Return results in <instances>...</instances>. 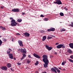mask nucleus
I'll return each mask as SVG.
<instances>
[{
	"instance_id": "nucleus-14",
	"label": "nucleus",
	"mask_w": 73,
	"mask_h": 73,
	"mask_svg": "<svg viewBox=\"0 0 73 73\" xmlns=\"http://www.w3.org/2000/svg\"><path fill=\"white\" fill-rule=\"evenodd\" d=\"M69 46L71 49H73V43H70L69 44Z\"/></svg>"
},
{
	"instance_id": "nucleus-43",
	"label": "nucleus",
	"mask_w": 73,
	"mask_h": 73,
	"mask_svg": "<svg viewBox=\"0 0 73 73\" xmlns=\"http://www.w3.org/2000/svg\"><path fill=\"white\" fill-rule=\"evenodd\" d=\"M58 44H59V43L58 42H57L55 43L56 45H58Z\"/></svg>"
},
{
	"instance_id": "nucleus-48",
	"label": "nucleus",
	"mask_w": 73,
	"mask_h": 73,
	"mask_svg": "<svg viewBox=\"0 0 73 73\" xmlns=\"http://www.w3.org/2000/svg\"><path fill=\"white\" fill-rule=\"evenodd\" d=\"M1 9H3V8H4V7L3 6H1Z\"/></svg>"
},
{
	"instance_id": "nucleus-40",
	"label": "nucleus",
	"mask_w": 73,
	"mask_h": 73,
	"mask_svg": "<svg viewBox=\"0 0 73 73\" xmlns=\"http://www.w3.org/2000/svg\"><path fill=\"white\" fill-rule=\"evenodd\" d=\"M64 9L66 11H67L68 10V9H67V8H66V7H64Z\"/></svg>"
},
{
	"instance_id": "nucleus-38",
	"label": "nucleus",
	"mask_w": 73,
	"mask_h": 73,
	"mask_svg": "<svg viewBox=\"0 0 73 73\" xmlns=\"http://www.w3.org/2000/svg\"><path fill=\"white\" fill-rule=\"evenodd\" d=\"M17 65H21V63L19 62H18L17 63Z\"/></svg>"
},
{
	"instance_id": "nucleus-5",
	"label": "nucleus",
	"mask_w": 73,
	"mask_h": 73,
	"mask_svg": "<svg viewBox=\"0 0 73 73\" xmlns=\"http://www.w3.org/2000/svg\"><path fill=\"white\" fill-rule=\"evenodd\" d=\"M18 42L20 46H22V47L24 46V45L23 44V42L22 41L20 40H19L18 41Z\"/></svg>"
},
{
	"instance_id": "nucleus-57",
	"label": "nucleus",
	"mask_w": 73,
	"mask_h": 73,
	"mask_svg": "<svg viewBox=\"0 0 73 73\" xmlns=\"http://www.w3.org/2000/svg\"><path fill=\"white\" fill-rule=\"evenodd\" d=\"M36 73H38V72H37V71H36Z\"/></svg>"
},
{
	"instance_id": "nucleus-16",
	"label": "nucleus",
	"mask_w": 73,
	"mask_h": 73,
	"mask_svg": "<svg viewBox=\"0 0 73 73\" xmlns=\"http://www.w3.org/2000/svg\"><path fill=\"white\" fill-rule=\"evenodd\" d=\"M11 65H11V64L10 63H8L7 64V66L8 68H11Z\"/></svg>"
},
{
	"instance_id": "nucleus-39",
	"label": "nucleus",
	"mask_w": 73,
	"mask_h": 73,
	"mask_svg": "<svg viewBox=\"0 0 73 73\" xmlns=\"http://www.w3.org/2000/svg\"><path fill=\"white\" fill-rule=\"evenodd\" d=\"M10 69H11V71H13V68H11Z\"/></svg>"
},
{
	"instance_id": "nucleus-50",
	"label": "nucleus",
	"mask_w": 73,
	"mask_h": 73,
	"mask_svg": "<svg viewBox=\"0 0 73 73\" xmlns=\"http://www.w3.org/2000/svg\"><path fill=\"white\" fill-rule=\"evenodd\" d=\"M70 26L71 27H73V25H72V24L70 25Z\"/></svg>"
},
{
	"instance_id": "nucleus-46",
	"label": "nucleus",
	"mask_w": 73,
	"mask_h": 73,
	"mask_svg": "<svg viewBox=\"0 0 73 73\" xmlns=\"http://www.w3.org/2000/svg\"><path fill=\"white\" fill-rule=\"evenodd\" d=\"M22 15H25V13H22Z\"/></svg>"
},
{
	"instance_id": "nucleus-7",
	"label": "nucleus",
	"mask_w": 73,
	"mask_h": 73,
	"mask_svg": "<svg viewBox=\"0 0 73 73\" xmlns=\"http://www.w3.org/2000/svg\"><path fill=\"white\" fill-rule=\"evenodd\" d=\"M25 37H28L29 36H30V34L29 33H28L27 32L25 33L24 34Z\"/></svg>"
},
{
	"instance_id": "nucleus-9",
	"label": "nucleus",
	"mask_w": 73,
	"mask_h": 73,
	"mask_svg": "<svg viewBox=\"0 0 73 73\" xmlns=\"http://www.w3.org/2000/svg\"><path fill=\"white\" fill-rule=\"evenodd\" d=\"M51 70L52 72H54L55 73H57V71H56V70L54 68H52L51 69Z\"/></svg>"
},
{
	"instance_id": "nucleus-42",
	"label": "nucleus",
	"mask_w": 73,
	"mask_h": 73,
	"mask_svg": "<svg viewBox=\"0 0 73 73\" xmlns=\"http://www.w3.org/2000/svg\"><path fill=\"white\" fill-rule=\"evenodd\" d=\"M62 65H65V63L64 62H63L62 63Z\"/></svg>"
},
{
	"instance_id": "nucleus-35",
	"label": "nucleus",
	"mask_w": 73,
	"mask_h": 73,
	"mask_svg": "<svg viewBox=\"0 0 73 73\" xmlns=\"http://www.w3.org/2000/svg\"><path fill=\"white\" fill-rule=\"evenodd\" d=\"M48 32H50L51 31V29L50 28V29H48L47 30Z\"/></svg>"
},
{
	"instance_id": "nucleus-55",
	"label": "nucleus",
	"mask_w": 73,
	"mask_h": 73,
	"mask_svg": "<svg viewBox=\"0 0 73 73\" xmlns=\"http://www.w3.org/2000/svg\"><path fill=\"white\" fill-rule=\"evenodd\" d=\"M9 50H12V49H10V48H9Z\"/></svg>"
},
{
	"instance_id": "nucleus-33",
	"label": "nucleus",
	"mask_w": 73,
	"mask_h": 73,
	"mask_svg": "<svg viewBox=\"0 0 73 73\" xmlns=\"http://www.w3.org/2000/svg\"><path fill=\"white\" fill-rule=\"evenodd\" d=\"M22 57L25 58V57H26V54H23V56Z\"/></svg>"
},
{
	"instance_id": "nucleus-19",
	"label": "nucleus",
	"mask_w": 73,
	"mask_h": 73,
	"mask_svg": "<svg viewBox=\"0 0 73 73\" xmlns=\"http://www.w3.org/2000/svg\"><path fill=\"white\" fill-rule=\"evenodd\" d=\"M66 30L64 29V28H62V29H60V31H61V32H64V31H65Z\"/></svg>"
},
{
	"instance_id": "nucleus-34",
	"label": "nucleus",
	"mask_w": 73,
	"mask_h": 73,
	"mask_svg": "<svg viewBox=\"0 0 73 73\" xmlns=\"http://www.w3.org/2000/svg\"><path fill=\"white\" fill-rule=\"evenodd\" d=\"M70 58H71L72 59H73V55L70 56Z\"/></svg>"
},
{
	"instance_id": "nucleus-3",
	"label": "nucleus",
	"mask_w": 73,
	"mask_h": 73,
	"mask_svg": "<svg viewBox=\"0 0 73 73\" xmlns=\"http://www.w3.org/2000/svg\"><path fill=\"white\" fill-rule=\"evenodd\" d=\"M1 69H2V70L5 71H7L8 70V68H7V67L5 66H3L1 67Z\"/></svg>"
},
{
	"instance_id": "nucleus-30",
	"label": "nucleus",
	"mask_w": 73,
	"mask_h": 73,
	"mask_svg": "<svg viewBox=\"0 0 73 73\" xmlns=\"http://www.w3.org/2000/svg\"><path fill=\"white\" fill-rule=\"evenodd\" d=\"M16 35H17V36H21V34H20V33H16Z\"/></svg>"
},
{
	"instance_id": "nucleus-17",
	"label": "nucleus",
	"mask_w": 73,
	"mask_h": 73,
	"mask_svg": "<svg viewBox=\"0 0 73 73\" xmlns=\"http://www.w3.org/2000/svg\"><path fill=\"white\" fill-rule=\"evenodd\" d=\"M67 52L68 53H71V54L72 53V50H71L70 49H68Z\"/></svg>"
},
{
	"instance_id": "nucleus-62",
	"label": "nucleus",
	"mask_w": 73,
	"mask_h": 73,
	"mask_svg": "<svg viewBox=\"0 0 73 73\" xmlns=\"http://www.w3.org/2000/svg\"><path fill=\"white\" fill-rule=\"evenodd\" d=\"M73 1V0H72Z\"/></svg>"
},
{
	"instance_id": "nucleus-18",
	"label": "nucleus",
	"mask_w": 73,
	"mask_h": 73,
	"mask_svg": "<svg viewBox=\"0 0 73 73\" xmlns=\"http://www.w3.org/2000/svg\"><path fill=\"white\" fill-rule=\"evenodd\" d=\"M21 53H26V49L25 48L24 49H23L22 52Z\"/></svg>"
},
{
	"instance_id": "nucleus-41",
	"label": "nucleus",
	"mask_w": 73,
	"mask_h": 73,
	"mask_svg": "<svg viewBox=\"0 0 73 73\" xmlns=\"http://www.w3.org/2000/svg\"><path fill=\"white\" fill-rule=\"evenodd\" d=\"M40 17H44V15H40Z\"/></svg>"
},
{
	"instance_id": "nucleus-45",
	"label": "nucleus",
	"mask_w": 73,
	"mask_h": 73,
	"mask_svg": "<svg viewBox=\"0 0 73 73\" xmlns=\"http://www.w3.org/2000/svg\"><path fill=\"white\" fill-rule=\"evenodd\" d=\"M28 57L29 58H31V56L30 55H29L28 56Z\"/></svg>"
},
{
	"instance_id": "nucleus-2",
	"label": "nucleus",
	"mask_w": 73,
	"mask_h": 73,
	"mask_svg": "<svg viewBox=\"0 0 73 73\" xmlns=\"http://www.w3.org/2000/svg\"><path fill=\"white\" fill-rule=\"evenodd\" d=\"M11 23L9 25L12 26V27H15L16 26L18 23H16L15 19H12L11 20Z\"/></svg>"
},
{
	"instance_id": "nucleus-28",
	"label": "nucleus",
	"mask_w": 73,
	"mask_h": 73,
	"mask_svg": "<svg viewBox=\"0 0 73 73\" xmlns=\"http://www.w3.org/2000/svg\"><path fill=\"white\" fill-rule=\"evenodd\" d=\"M53 38L52 37H50V36H48L47 38V39L48 40H49V39H50L51 38Z\"/></svg>"
},
{
	"instance_id": "nucleus-44",
	"label": "nucleus",
	"mask_w": 73,
	"mask_h": 73,
	"mask_svg": "<svg viewBox=\"0 0 73 73\" xmlns=\"http://www.w3.org/2000/svg\"><path fill=\"white\" fill-rule=\"evenodd\" d=\"M24 58V57H23L22 56V57L21 58V60H23Z\"/></svg>"
},
{
	"instance_id": "nucleus-32",
	"label": "nucleus",
	"mask_w": 73,
	"mask_h": 73,
	"mask_svg": "<svg viewBox=\"0 0 73 73\" xmlns=\"http://www.w3.org/2000/svg\"><path fill=\"white\" fill-rule=\"evenodd\" d=\"M27 62L28 64H29V63H30V62H31V61H30V60H27Z\"/></svg>"
},
{
	"instance_id": "nucleus-10",
	"label": "nucleus",
	"mask_w": 73,
	"mask_h": 73,
	"mask_svg": "<svg viewBox=\"0 0 73 73\" xmlns=\"http://www.w3.org/2000/svg\"><path fill=\"white\" fill-rule=\"evenodd\" d=\"M56 3L57 4H58L59 5L62 4V3H61V1L60 0H57Z\"/></svg>"
},
{
	"instance_id": "nucleus-24",
	"label": "nucleus",
	"mask_w": 73,
	"mask_h": 73,
	"mask_svg": "<svg viewBox=\"0 0 73 73\" xmlns=\"http://www.w3.org/2000/svg\"><path fill=\"white\" fill-rule=\"evenodd\" d=\"M48 19L47 18H44V21H48Z\"/></svg>"
},
{
	"instance_id": "nucleus-61",
	"label": "nucleus",
	"mask_w": 73,
	"mask_h": 73,
	"mask_svg": "<svg viewBox=\"0 0 73 73\" xmlns=\"http://www.w3.org/2000/svg\"><path fill=\"white\" fill-rule=\"evenodd\" d=\"M14 60H16V58H14Z\"/></svg>"
},
{
	"instance_id": "nucleus-56",
	"label": "nucleus",
	"mask_w": 73,
	"mask_h": 73,
	"mask_svg": "<svg viewBox=\"0 0 73 73\" xmlns=\"http://www.w3.org/2000/svg\"><path fill=\"white\" fill-rule=\"evenodd\" d=\"M64 63L65 64V63H66V61H64Z\"/></svg>"
},
{
	"instance_id": "nucleus-27",
	"label": "nucleus",
	"mask_w": 73,
	"mask_h": 73,
	"mask_svg": "<svg viewBox=\"0 0 73 73\" xmlns=\"http://www.w3.org/2000/svg\"><path fill=\"white\" fill-rule=\"evenodd\" d=\"M3 41H1V39H0V46H1V45Z\"/></svg>"
},
{
	"instance_id": "nucleus-6",
	"label": "nucleus",
	"mask_w": 73,
	"mask_h": 73,
	"mask_svg": "<svg viewBox=\"0 0 73 73\" xmlns=\"http://www.w3.org/2000/svg\"><path fill=\"white\" fill-rule=\"evenodd\" d=\"M12 11L14 12H19V9H14L12 10Z\"/></svg>"
},
{
	"instance_id": "nucleus-25",
	"label": "nucleus",
	"mask_w": 73,
	"mask_h": 73,
	"mask_svg": "<svg viewBox=\"0 0 73 73\" xmlns=\"http://www.w3.org/2000/svg\"><path fill=\"white\" fill-rule=\"evenodd\" d=\"M19 51L20 52H21V53L22 52V51H23V49L22 48H19L18 49Z\"/></svg>"
},
{
	"instance_id": "nucleus-52",
	"label": "nucleus",
	"mask_w": 73,
	"mask_h": 73,
	"mask_svg": "<svg viewBox=\"0 0 73 73\" xmlns=\"http://www.w3.org/2000/svg\"><path fill=\"white\" fill-rule=\"evenodd\" d=\"M54 3L55 4H56H56H57V1H56V2H54Z\"/></svg>"
},
{
	"instance_id": "nucleus-29",
	"label": "nucleus",
	"mask_w": 73,
	"mask_h": 73,
	"mask_svg": "<svg viewBox=\"0 0 73 73\" xmlns=\"http://www.w3.org/2000/svg\"><path fill=\"white\" fill-rule=\"evenodd\" d=\"M38 61H37L36 62V63L35 64V65H38Z\"/></svg>"
},
{
	"instance_id": "nucleus-49",
	"label": "nucleus",
	"mask_w": 73,
	"mask_h": 73,
	"mask_svg": "<svg viewBox=\"0 0 73 73\" xmlns=\"http://www.w3.org/2000/svg\"><path fill=\"white\" fill-rule=\"evenodd\" d=\"M3 26H0V28L1 29H2V28H3Z\"/></svg>"
},
{
	"instance_id": "nucleus-54",
	"label": "nucleus",
	"mask_w": 73,
	"mask_h": 73,
	"mask_svg": "<svg viewBox=\"0 0 73 73\" xmlns=\"http://www.w3.org/2000/svg\"><path fill=\"white\" fill-rule=\"evenodd\" d=\"M54 54H57V53L56 52H55L54 53Z\"/></svg>"
},
{
	"instance_id": "nucleus-23",
	"label": "nucleus",
	"mask_w": 73,
	"mask_h": 73,
	"mask_svg": "<svg viewBox=\"0 0 73 73\" xmlns=\"http://www.w3.org/2000/svg\"><path fill=\"white\" fill-rule=\"evenodd\" d=\"M1 29L2 31H5L6 30V29L5 27H3Z\"/></svg>"
},
{
	"instance_id": "nucleus-53",
	"label": "nucleus",
	"mask_w": 73,
	"mask_h": 73,
	"mask_svg": "<svg viewBox=\"0 0 73 73\" xmlns=\"http://www.w3.org/2000/svg\"><path fill=\"white\" fill-rule=\"evenodd\" d=\"M14 40V38H13L12 39V41H14V40Z\"/></svg>"
},
{
	"instance_id": "nucleus-8",
	"label": "nucleus",
	"mask_w": 73,
	"mask_h": 73,
	"mask_svg": "<svg viewBox=\"0 0 73 73\" xmlns=\"http://www.w3.org/2000/svg\"><path fill=\"white\" fill-rule=\"evenodd\" d=\"M33 55L35 57H36V58H40V56L38 55L35 54L34 53L33 54Z\"/></svg>"
},
{
	"instance_id": "nucleus-47",
	"label": "nucleus",
	"mask_w": 73,
	"mask_h": 73,
	"mask_svg": "<svg viewBox=\"0 0 73 73\" xmlns=\"http://www.w3.org/2000/svg\"><path fill=\"white\" fill-rule=\"evenodd\" d=\"M13 17H10V19L11 20H13Z\"/></svg>"
},
{
	"instance_id": "nucleus-51",
	"label": "nucleus",
	"mask_w": 73,
	"mask_h": 73,
	"mask_svg": "<svg viewBox=\"0 0 73 73\" xmlns=\"http://www.w3.org/2000/svg\"><path fill=\"white\" fill-rule=\"evenodd\" d=\"M58 69H60L61 70H62V68L60 67H58Z\"/></svg>"
},
{
	"instance_id": "nucleus-21",
	"label": "nucleus",
	"mask_w": 73,
	"mask_h": 73,
	"mask_svg": "<svg viewBox=\"0 0 73 73\" xmlns=\"http://www.w3.org/2000/svg\"><path fill=\"white\" fill-rule=\"evenodd\" d=\"M51 29V31H55V28H53V27H51L50 28Z\"/></svg>"
},
{
	"instance_id": "nucleus-26",
	"label": "nucleus",
	"mask_w": 73,
	"mask_h": 73,
	"mask_svg": "<svg viewBox=\"0 0 73 73\" xmlns=\"http://www.w3.org/2000/svg\"><path fill=\"white\" fill-rule=\"evenodd\" d=\"M69 61L71 62H72L73 63V60H72V59H68Z\"/></svg>"
},
{
	"instance_id": "nucleus-12",
	"label": "nucleus",
	"mask_w": 73,
	"mask_h": 73,
	"mask_svg": "<svg viewBox=\"0 0 73 73\" xmlns=\"http://www.w3.org/2000/svg\"><path fill=\"white\" fill-rule=\"evenodd\" d=\"M62 44H59L56 46V48L58 49H60V48H62Z\"/></svg>"
},
{
	"instance_id": "nucleus-11",
	"label": "nucleus",
	"mask_w": 73,
	"mask_h": 73,
	"mask_svg": "<svg viewBox=\"0 0 73 73\" xmlns=\"http://www.w3.org/2000/svg\"><path fill=\"white\" fill-rule=\"evenodd\" d=\"M9 55L10 58H11V59H13V56L12 54L11 53L9 54Z\"/></svg>"
},
{
	"instance_id": "nucleus-60",
	"label": "nucleus",
	"mask_w": 73,
	"mask_h": 73,
	"mask_svg": "<svg viewBox=\"0 0 73 73\" xmlns=\"http://www.w3.org/2000/svg\"><path fill=\"white\" fill-rule=\"evenodd\" d=\"M62 70H64V69H63Z\"/></svg>"
},
{
	"instance_id": "nucleus-59",
	"label": "nucleus",
	"mask_w": 73,
	"mask_h": 73,
	"mask_svg": "<svg viewBox=\"0 0 73 73\" xmlns=\"http://www.w3.org/2000/svg\"><path fill=\"white\" fill-rule=\"evenodd\" d=\"M1 35H0V38H1Z\"/></svg>"
},
{
	"instance_id": "nucleus-15",
	"label": "nucleus",
	"mask_w": 73,
	"mask_h": 73,
	"mask_svg": "<svg viewBox=\"0 0 73 73\" xmlns=\"http://www.w3.org/2000/svg\"><path fill=\"white\" fill-rule=\"evenodd\" d=\"M46 36H44L42 37V41H45L46 40Z\"/></svg>"
},
{
	"instance_id": "nucleus-22",
	"label": "nucleus",
	"mask_w": 73,
	"mask_h": 73,
	"mask_svg": "<svg viewBox=\"0 0 73 73\" xmlns=\"http://www.w3.org/2000/svg\"><path fill=\"white\" fill-rule=\"evenodd\" d=\"M60 15L61 16H64V13H60Z\"/></svg>"
},
{
	"instance_id": "nucleus-13",
	"label": "nucleus",
	"mask_w": 73,
	"mask_h": 73,
	"mask_svg": "<svg viewBox=\"0 0 73 73\" xmlns=\"http://www.w3.org/2000/svg\"><path fill=\"white\" fill-rule=\"evenodd\" d=\"M54 68L57 71V72L58 73H60L61 72V71H60V70L58 69V68L56 67H54Z\"/></svg>"
},
{
	"instance_id": "nucleus-31",
	"label": "nucleus",
	"mask_w": 73,
	"mask_h": 73,
	"mask_svg": "<svg viewBox=\"0 0 73 73\" xmlns=\"http://www.w3.org/2000/svg\"><path fill=\"white\" fill-rule=\"evenodd\" d=\"M10 52H11V51L9 50L8 51H7V54H9Z\"/></svg>"
},
{
	"instance_id": "nucleus-20",
	"label": "nucleus",
	"mask_w": 73,
	"mask_h": 73,
	"mask_svg": "<svg viewBox=\"0 0 73 73\" xmlns=\"http://www.w3.org/2000/svg\"><path fill=\"white\" fill-rule=\"evenodd\" d=\"M17 21L19 23H21V22L22 21V19H18L17 20Z\"/></svg>"
},
{
	"instance_id": "nucleus-4",
	"label": "nucleus",
	"mask_w": 73,
	"mask_h": 73,
	"mask_svg": "<svg viewBox=\"0 0 73 73\" xmlns=\"http://www.w3.org/2000/svg\"><path fill=\"white\" fill-rule=\"evenodd\" d=\"M45 47L46 48V49H48V50H50L53 49V47L52 46L49 47L48 45H45Z\"/></svg>"
},
{
	"instance_id": "nucleus-1",
	"label": "nucleus",
	"mask_w": 73,
	"mask_h": 73,
	"mask_svg": "<svg viewBox=\"0 0 73 73\" xmlns=\"http://www.w3.org/2000/svg\"><path fill=\"white\" fill-rule=\"evenodd\" d=\"M43 61L44 62L45 64H44V68H47L48 67V64H49V60H48V57L46 55L44 54L42 56Z\"/></svg>"
},
{
	"instance_id": "nucleus-36",
	"label": "nucleus",
	"mask_w": 73,
	"mask_h": 73,
	"mask_svg": "<svg viewBox=\"0 0 73 73\" xmlns=\"http://www.w3.org/2000/svg\"><path fill=\"white\" fill-rule=\"evenodd\" d=\"M3 41H4L5 42H6L7 41V39L4 38L3 39Z\"/></svg>"
},
{
	"instance_id": "nucleus-37",
	"label": "nucleus",
	"mask_w": 73,
	"mask_h": 73,
	"mask_svg": "<svg viewBox=\"0 0 73 73\" xmlns=\"http://www.w3.org/2000/svg\"><path fill=\"white\" fill-rule=\"evenodd\" d=\"M62 48H65V45H64L63 44H62Z\"/></svg>"
},
{
	"instance_id": "nucleus-58",
	"label": "nucleus",
	"mask_w": 73,
	"mask_h": 73,
	"mask_svg": "<svg viewBox=\"0 0 73 73\" xmlns=\"http://www.w3.org/2000/svg\"><path fill=\"white\" fill-rule=\"evenodd\" d=\"M71 24H72V25H73V22H72V23H71Z\"/></svg>"
}]
</instances>
